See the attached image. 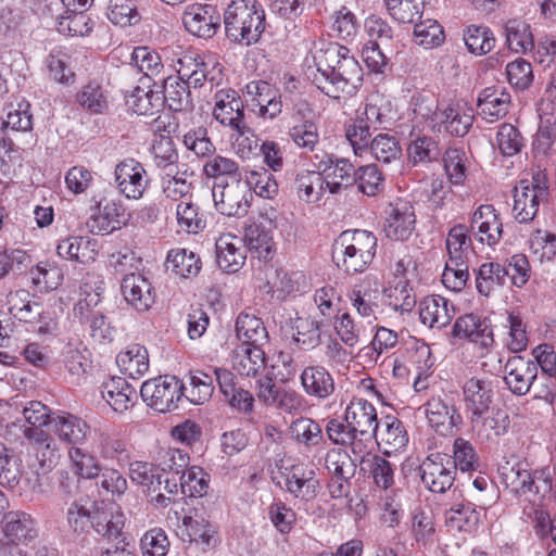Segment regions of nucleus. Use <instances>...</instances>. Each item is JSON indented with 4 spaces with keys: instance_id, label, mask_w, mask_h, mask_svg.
I'll return each mask as SVG.
<instances>
[{
    "instance_id": "obj_33",
    "label": "nucleus",
    "mask_w": 556,
    "mask_h": 556,
    "mask_svg": "<svg viewBox=\"0 0 556 556\" xmlns=\"http://www.w3.org/2000/svg\"><path fill=\"white\" fill-rule=\"evenodd\" d=\"M56 253L61 258L88 265L98 256V243L89 237L72 236L59 242Z\"/></svg>"
},
{
    "instance_id": "obj_35",
    "label": "nucleus",
    "mask_w": 556,
    "mask_h": 556,
    "mask_svg": "<svg viewBox=\"0 0 556 556\" xmlns=\"http://www.w3.org/2000/svg\"><path fill=\"white\" fill-rule=\"evenodd\" d=\"M235 330L241 344L264 346L269 340L268 331L262 318L248 311H243L237 316Z\"/></svg>"
},
{
    "instance_id": "obj_30",
    "label": "nucleus",
    "mask_w": 556,
    "mask_h": 556,
    "mask_svg": "<svg viewBox=\"0 0 556 556\" xmlns=\"http://www.w3.org/2000/svg\"><path fill=\"white\" fill-rule=\"evenodd\" d=\"M376 442L387 455L399 452L408 443V435L403 422L395 416H386L381 424L378 422Z\"/></svg>"
},
{
    "instance_id": "obj_50",
    "label": "nucleus",
    "mask_w": 556,
    "mask_h": 556,
    "mask_svg": "<svg viewBox=\"0 0 556 556\" xmlns=\"http://www.w3.org/2000/svg\"><path fill=\"white\" fill-rule=\"evenodd\" d=\"M296 194L306 203H317L327 190L325 179L320 172L302 170L294 181Z\"/></svg>"
},
{
    "instance_id": "obj_12",
    "label": "nucleus",
    "mask_w": 556,
    "mask_h": 556,
    "mask_svg": "<svg viewBox=\"0 0 556 556\" xmlns=\"http://www.w3.org/2000/svg\"><path fill=\"white\" fill-rule=\"evenodd\" d=\"M130 215L126 213L124 204L119 200H110L104 204L96 201L91 207V215L87 227L94 235H109L126 226Z\"/></svg>"
},
{
    "instance_id": "obj_22",
    "label": "nucleus",
    "mask_w": 556,
    "mask_h": 556,
    "mask_svg": "<svg viewBox=\"0 0 556 556\" xmlns=\"http://www.w3.org/2000/svg\"><path fill=\"white\" fill-rule=\"evenodd\" d=\"M92 508V528L94 531L108 540L121 539L125 526V515L121 507L112 502H101L100 504L93 503Z\"/></svg>"
},
{
    "instance_id": "obj_52",
    "label": "nucleus",
    "mask_w": 556,
    "mask_h": 556,
    "mask_svg": "<svg viewBox=\"0 0 556 556\" xmlns=\"http://www.w3.org/2000/svg\"><path fill=\"white\" fill-rule=\"evenodd\" d=\"M151 152L154 164L161 173L179 167V155L169 132L167 135L157 134L154 136Z\"/></svg>"
},
{
    "instance_id": "obj_31",
    "label": "nucleus",
    "mask_w": 556,
    "mask_h": 556,
    "mask_svg": "<svg viewBox=\"0 0 556 556\" xmlns=\"http://www.w3.org/2000/svg\"><path fill=\"white\" fill-rule=\"evenodd\" d=\"M323 163L324 167L319 165L318 168L321 169L326 188L331 194H338L354 184L355 168L348 159L333 160L328 156V161Z\"/></svg>"
},
{
    "instance_id": "obj_62",
    "label": "nucleus",
    "mask_w": 556,
    "mask_h": 556,
    "mask_svg": "<svg viewBox=\"0 0 556 556\" xmlns=\"http://www.w3.org/2000/svg\"><path fill=\"white\" fill-rule=\"evenodd\" d=\"M76 100L83 109L93 114H102L109 108L108 92L96 80L84 85L78 91Z\"/></svg>"
},
{
    "instance_id": "obj_8",
    "label": "nucleus",
    "mask_w": 556,
    "mask_h": 556,
    "mask_svg": "<svg viewBox=\"0 0 556 556\" xmlns=\"http://www.w3.org/2000/svg\"><path fill=\"white\" fill-rule=\"evenodd\" d=\"M212 195L216 210L228 217L244 216L253 198L243 178L214 184Z\"/></svg>"
},
{
    "instance_id": "obj_15",
    "label": "nucleus",
    "mask_w": 556,
    "mask_h": 556,
    "mask_svg": "<svg viewBox=\"0 0 556 556\" xmlns=\"http://www.w3.org/2000/svg\"><path fill=\"white\" fill-rule=\"evenodd\" d=\"M285 490L294 498L308 503L316 498L320 489L319 479L314 469L304 464L286 467L281 472Z\"/></svg>"
},
{
    "instance_id": "obj_43",
    "label": "nucleus",
    "mask_w": 556,
    "mask_h": 556,
    "mask_svg": "<svg viewBox=\"0 0 556 556\" xmlns=\"http://www.w3.org/2000/svg\"><path fill=\"white\" fill-rule=\"evenodd\" d=\"M374 130L386 128L393 119L391 101L382 93L376 91L366 99L364 110L357 112Z\"/></svg>"
},
{
    "instance_id": "obj_37",
    "label": "nucleus",
    "mask_w": 556,
    "mask_h": 556,
    "mask_svg": "<svg viewBox=\"0 0 556 556\" xmlns=\"http://www.w3.org/2000/svg\"><path fill=\"white\" fill-rule=\"evenodd\" d=\"M49 425L61 441L70 444L81 443L89 431V426L86 421L68 413L51 416Z\"/></svg>"
},
{
    "instance_id": "obj_34",
    "label": "nucleus",
    "mask_w": 556,
    "mask_h": 556,
    "mask_svg": "<svg viewBox=\"0 0 556 556\" xmlns=\"http://www.w3.org/2000/svg\"><path fill=\"white\" fill-rule=\"evenodd\" d=\"M119 370L131 379H140L150 368L148 349L140 343H129L116 355Z\"/></svg>"
},
{
    "instance_id": "obj_36",
    "label": "nucleus",
    "mask_w": 556,
    "mask_h": 556,
    "mask_svg": "<svg viewBox=\"0 0 556 556\" xmlns=\"http://www.w3.org/2000/svg\"><path fill=\"white\" fill-rule=\"evenodd\" d=\"M471 430L481 440H493L507 432L508 415L501 409H491L488 414L469 417Z\"/></svg>"
},
{
    "instance_id": "obj_3",
    "label": "nucleus",
    "mask_w": 556,
    "mask_h": 556,
    "mask_svg": "<svg viewBox=\"0 0 556 556\" xmlns=\"http://www.w3.org/2000/svg\"><path fill=\"white\" fill-rule=\"evenodd\" d=\"M377 251V238L371 231L345 230L333 244L332 258L348 275L365 271Z\"/></svg>"
},
{
    "instance_id": "obj_54",
    "label": "nucleus",
    "mask_w": 556,
    "mask_h": 556,
    "mask_svg": "<svg viewBox=\"0 0 556 556\" xmlns=\"http://www.w3.org/2000/svg\"><path fill=\"white\" fill-rule=\"evenodd\" d=\"M324 323L311 316L298 317L294 323L295 332L293 339L296 345L309 351L321 343V328Z\"/></svg>"
},
{
    "instance_id": "obj_56",
    "label": "nucleus",
    "mask_w": 556,
    "mask_h": 556,
    "mask_svg": "<svg viewBox=\"0 0 556 556\" xmlns=\"http://www.w3.org/2000/svg\"><path fill=\"white\" fill-rule=\"evenodd\" d=\"M371 130H374L372 127L357 114L354 118L345 122V138L353 148L355 155L363 156L368 153Z\"/></svg>"
},
{
    "instance_id": "obj_51",
    "label": "nucleus",
    "mask_w": 556,
    "mask_h": 556,
    "mask_svg": "<svg viewBox=\"0 0 556 556\" xmlns=\"http://www.w3.org/2000/svg\"><path fill=\"white\" fill-rule=\"evenodd\" d=\"M290 432L294 441L305 451L318 447L325 443L320 425L311 418H298L292 421Z\"/></svg>"
},
{
    "instance_id": "obj_29",
    "label": "nucleus",
    "mask_w": 556,
    "mask_h": 556,
    "mask_svg": "<svg viewBox=\"0 0 556 556\" xmlns=\"http://www.w3.org/2000/svg\"><path fill=\"white\" fill-rule=\"evenodd\" d=\"M303 391L317 400L328 399L336 390L334 379L321 365H309L300 375Z\"/></svg>"
},
{
    "instance_id": "obj_58",
    "label": "nucleus",
    "mask_w": 556,
    "mask_h": 556,
    "mask_svg": "<svg viewBox=\"0 0 556 556\" xmlns=\"http://www.w3.org/2000/svg\"><path fill=\"white\" fill-rule=\"evenodd\" d=\"M98 452L104 459L115 460L118 465L129 463V450L127 442L116 433L101 431L98 437Z\"/></svg>"
},
{
    "instance_id": "obj_24",
    "label": "nucleus",
    "mask_w": 556,
    "mask_h": 556,
    "mask_svg": "<svg viewBox=\"0 0 556 556\" xmlns=\"http://www.w3.org/2000/svg\"><path fill=\"white\" fill-rule=\"evenodd\" d=\"M452 336L459 339H468L482 348L493 344V331L486 318L469 313L458 317L452 329Z\"/></svg>"
},
{
    "instance_id": "obj_7",
    "label": "nucleus",
    "mask_w": 556,
    "mask_h": 556,
    "mask_svg": "<svg viewBox=\"0 0 556 556\" xmlns=\"http://www.w3.org/2000/svg\"><path fill=\"white\" fill-rule=\"evenodd\" d=\"M184 395V384L175 376H160L141 384L140 396L152 409L166 413L178 407Z\"/></svg>"
},
{
    "instance_id": "obj_9",
    "label": "nucleus",
    "mask_w": 556,
    "mask_h": 556,
    "mask_svg": "<svg viewBox=\"0 0 556 556\" xmlns=\"http://www.w3.org/2000/svg\"><path fill=\"white\" fill-rule=\"evenodd\" d=\"M288 136L293 144L313 152L319 143V130L313 108L304 100L293 105Z\"/></svg>"
},
{
    "instance_id": "obj_61",
    "label": "nucleus",
    "mask_w": 556,
    "mask_h": 556,
    "mask_svg": "<svg viewBox=\"0 0 556 556\" xmlns=\"http://www.w3.org/2000/svg\"><path fill=\"white\" fill-rule=\"evenodd\" d=\"M166 262L167 268L184 278L197 276L201 269L200 257L187 249L170 250Z\"/></svg>"
},
{
    "instance_id": "obj_5",
    "label": "nucleus",
    "mask_w": 556,
    "mask_h": 556,
    "mask_svg": "<svg viewBox=\"0 0 556 556\" xmlns=\"http://www.w3.org/2000/svg\"><path fill=\"white\" fill-rule=\"evenodd\" d=\"M177 64V74L190 87L201 88L207 83L213 88L223 83V65L211 55L185 52Z\"/></svg>"
},
{
    "instance_id": "obj_6",
    "label": "nucleus",
    "mask_w": 556,
    "mask_h": 556,
    "mask_svg": "<svg viewBox=\"0 0 556 556\" xmlns=\"http://www.w3.org/2000/svg\"><path fill=\"white\" fill-rule=\"evenodd\" d=\"M344 421L358 437V450L367 448L369 453L375 435H377L378 414L375 405L368 400L353 396L344 410Z\"/></svg>"
},
{
    "instance_id": "obj_39",
    "label": "nucleus",
    "mask_w": 556,
    "mask_h": 556,
    "mask_svg": "<svg viewBox=\"0 0 556 556\" xmlns=\"http://www.w3.org/2000/svg\"><path fill=\"white\" fill-rule=\"evenodd\" d=\"M231 362L240 376L255 377L265 368L266 356L263 346L241 344L233 352Z\"/></svg>"
},
{
    "instance_id": "obj_17",
    "label": "nucleus",
    "mask_w": 556,
    "mask_h": 556,
    "mask_svg": "<svg viewBox=\"0 0 556 556\" xmlns=\"http://www.w3.org/2000/svg\"><path fill=\"white\" fill-rule=\"evenodd\" d=\"M115 182L122 194L127 199L138 200L142 198L149 185V178L143 165L128 157L115 166Z\"/></svg>"
},
{
    "instance_id": "obj_20",
    "label": "nucleus",
    "mask_w": 556,
    "mask_h": 556,
    "mask_svg": "<svg viewBox=\"0 0 556 556\" xmlns=\"http://www.w3.org/2000/svg\"><path fill=\"white\" fill-rule=\"evenodd\" d=\"M352 307L363 318L375 317L379 308L380 283L376 277L365 276L348 292Z\"/></svg>"
},
{
    "instance_id": "obj_48",
    "label": "nucleus",
    "mask_w": 556,
    "mask_h": 556,
    "mask_svg": "<svg viewBox=\"0 0 556 556\" xmlns=\"http://www.w3.org/2000/svg\"><path fill=\"white\" fill-rule=\"evenodd\" d=\"M508 49L515 53H527L534 47L530 25L521 18H509L503 26Z\"/></svg>"
},
{
    "instance_id": "obj_21",
    "label": "nucleus",
    "mask_w": 556,
    "mask_h": 556,
    "mask_svg": "<svg viewBox=\"0 0 556 556\" xmlns=\"http://www.w3.org/2000/svg\"><path fill=\"white\" fill-rule=\"evenodd\" d=\"M504 371L505 384L517 396L526 395L538 376L535 363L521 356L509 357Z\"/></svg>"
},
{
    "instance_id": "obj_46",
    "label": "nucleus",
    "mask_w": 556,
    "mask_h": 556,
    "mask_svg": "<svg viewBox=\"0 0 556 556\" xmlns=\"http://www.w3.org/2000/svg\"><path fill=\"white\" fill-rule=\"evenodd\" d=\"M188 170L179 167L161 173V189L170 201H187L192 198V182L188 181Z\"/></svg>"
},
{
    "instance_id": "obj_47",
    "label": "nucleus",
    "mask_w": 556,
    "mask_h": 556,
    "mask_svg": "<svg viewBox=\"0 0 556 556\" xmlns=\"http://www.w3.org/2000/svg\"><path fill=\"white\" fill-rule=\"evenodd\" d=\"M244 170L235 159L215 153L207 156L203 164V174L220 182L243 178Z\"/></svg>"
},
{
    "instance_id": "obj_23",
    "label": "nucleus",
    "mask_w": 556,
    "mask_h": 556,
    "mask_svg": "<svg viewBox=\"0 0 556 556\" xmlns=\"http://www.w3.org/2000/svg\"><path fill=\"white\" fill-rule=\"evenodd\" d=\"M456 314L455 305L448 299L431 294L419 303L420 321L431 329H442L448 326Z\"/></svg>"
},
{
    "instance_id": "obj_1",
    "label": "nucleus",
    "mask_w": 556,
    "mask_h": 556,
    "mask_svg": "<svg viewBox=\"0 0 556 556\" xmlns=\"http://www.w3.org/2000/svg\"><path fill=\"white\" fill-rule=\"evenodd\" d=\"M315 63L325 79V85L318 87L331 98L339 99L340 93L353 96L362 86L363 68L345 46L329 43L315 55Z\"/></svg>"
},
{
    "instance_id": "obj_26",
    "label": "nucleus",
    "mask_w": 556,
    "mask_h": 556,
    "mask_svg": "<svg viewBox=\"0 0 556 556\" xmlns=\"http://www.w3.org/2000/svg\"><path fill=\"white\" fill-rule=\"evenodd\" d=\"M473 115L469 111L448 106L435 111L431 116L432 130L439 134L446 132L454 137H464L472 126Z\"/></svg>"
},
{
    "instance_id": "obj_40",
    "label": "nucleus",
    "mask_w": 556,
    "mask_h": 556,
    "mask_svg": "<svg viewBox=\"0 0 556 556\" xmlns=\"http://www.w3.org/2000/svg\"><path fill=\"white\" fill-rule=\"evenodd\" d=\"M189 89L190 86L178 74L177 76H168L159 89L162 91V106L167 103L174 112L192 110L193 102Z\"/></svg>"
},
{
    "instance_id": "obj_45",
    "label": "nucleus",
    "mask_w": 556,
    "mask_h": 556,
    "mask_svg": "<svg viewBox=\"0 0 556 556\" xmlns=\"http://www.w3.org/2000/svg\"><path fill=\"white\" fill-rule=\"evenodd\" d=\"M4 535L12 543L31 541L37 536L36 522L24 511H10L4 516Z\"/></svg>"
},
{
    "instance_id": "obj_18",
    "label": "nucleus",
    "mask_w": 556,
    "mask_h": 556,
    "mask_svg": "<svg viewBox=\"0 0 556 556\" xmlns=\"http://www.w3.org/2000/svg\"><path fill=\"white\" fill-rule=\"evenodd\" d=\"M429 426L439 434L452 433L463 422V417L452 400L441 395L430 397L424 404Z\"/></svg>"
},
{
    "instance_id": "obj_10",
    "label": "nucleus",
    "mask_w": 556,
    "mask_h": 556,
    "mask_svg": "<svg viewBox=\"0 0 556 556\" xmlns=\"http://www.w3.org/2000/svg\"><path fill=\"white\" fill-rule=\"evenodd\" d=\"M419 472L425 488L433 493H445L456 477L452 456L443 453L427 456L419 466Z\"/></svg>"
},
{
    "instance_id": "obj_28",
    "label": "nucleus",
    "mask_w": 556,
    "mask_h": 556,
    "mask_svg": "<svg viewBox=\"0 0 556 556\" xmlns=\"http://www.w3.org/2000/svg\"><path fill=\"white\" fill-rule=\"evenodd\" d=\"M217 264L226 273H237L245 263V245L230 233H223L216 241Z\"/></svg>"
},
{
    "instance_id": "obj_4",
    "label": "nucleus",
    "mask_w": 556,
    "mask_h": 556,
    "mask_svg": "<svg viewBox=\"0 0 556 556\" xmlns=\"http://www.w3.org/2000/svg\"><path fill=\"white\" fill-rule=\"evenodd\" d=\"M24 437L28 441L27 466L33 470L35 479L26 478L30 488L39 485V477L50 472L58 464L60 457L55 440L43 429L26 427Z\"/></svg>"
},
{
    "instance_id": "obj_14",
    "label": "nucleus",
    "mask_w": 556,
    "mask_h": 556,
    "mask_svg": "<svg viewBox=\"0 0 556 556\" xmlns=\"http://www.w3.org/2000/svg\"><path fill=\"white\" fill-rule=\"evenodd\" d=\"M220 14L216 7L207 3H193L185 8L182 24L191 35L210 39L220 27Z\"/></svg>"
},
{
    "instance_id": "obj_11",
    "label": "nucleus",
    "mask_w": 556,
    "mask_h": 556,
    "mask_svg": "<svg viewBox=\"0 0 556 556\" xmlns=\"http://www.w3.org/2000/svg\"><path fill=\"white\" fill-rule=\"evenodd\" d=\"M416 225V214L410 201L396 198L383 210V232L394 241L407 240Z\"/></svg>"
},
{
    "instance_id": "obj_60",
    "label": "nucleus",
    "mask_w": 556,
    "mask_h": 556,
    "mask_svg": "<svg viewBox=\"0 0 556 556\" xmlns=\"http://www.w3.org/2000/svg\"><path fill=\"white\" fill-rule=\"evenodd\" d=\"M334 331L341 342L349 348L356 346L366 334V328L349 312L334 315Z\"/></svg>"
},
{
    "instance_id": "obj_44",
    "label": "nucleus",
    "mask_w": 556,
    "mask_h": 556,
    "mask_svg": "<svg viewBox=\"0 0 556 556\" xmlns=\"http://www.w3.org/2000/svg\"><path fill=\"white\" fill-rule=\"evenodd\" d=\"M162 91L137 86L125 94L126 106L138 115L152 116L163 109Z\"/></svg>"
},
{
    "instance_id": "obj_27",
    "label": "nucleus",
    "mask_w": 556,
    "mask_h": 556,
    "mask_svg": "<svg viewBox=\"0 0 556 556\" xmlns=\"http://www.w3.org/2000/svg\"><path fill=\"white\" fill-rule=\"evenodd\" d=\"M463 395L468 418L490 413L493 401L490 381L477 378L467 380L463 387Z\"/></svg>"
},
{
    "instance_id": "obj_19",
    "label": "nucleus",
    "mask_w": 556,
    "mask_h": 556,
    "mask_svg": "<svg viewBox=\"0 0 556 556\" xmlns=\"http://www.w3.org/2000/svg\"><path fill=\"white\" fill-rule=\"evenodd\" d=\"M214 100V119L224 127L242 129L244 106L239 93L231 88H224L216 91Z\"/></svg>"
},
{
    "instance_id": "obj_38",
    "label": "nucleus",
    "mask_w": 556,
    "mask_h": 556,
    "mask_svg": "<svg viewBox=\"0 0 556 556\" xmlns=\"http://www.w3.org/2000/svg\"><path fill=\"white\" fill-rule=\"evenodd\" d=\"M102 397L118 413L127 410L137 400L136 389L125 378L112 377L102 386Z\"/></svg>"
},
{
    "instance_id": "obj_64",
    "label": "nucleus",
    "mask_w": 556,
    "mask_h": 556,
    "mask_svg": "<svg viewBox=\"0 0 556 556\" xmlns=\"http://www.w3.org/2000/svg\"><path fill=\"white\" fill-rule=\"evenodd\" d=\"M243 181L249 188V193H255L264 199H271L278 192V185L274 176L266 169H247L243 174Z\"/></svg>"
},
{
    "instance_id": "obj_32",
    "label": "nucleus",
    "mask_w": 556,
    "mask_h": 556,
    "mask_svg": "<svg viewBox=\"0 0 556 556\" xmlns=\"http://www.w3.org/2000/svg\"><path fill=\"white\" fill-rule=\"evenodd\" d=\"M121 289L125 300L139 312L148 311L154 303L151 282L141 274L125 275Z\"/></svg>"
},
{
    "instance_id": "obj_53",
    "label": "nucleus",
    "mask_w": 556,
    "mask_h": 556,
    "mask_svg": "<svg viewBox=\"0 0 556 556\" xmlns=\"http://www.w3.org/2000/svg\"><path fill=\"white\" fill-rule=\"evenodd\" d=\"M176 220L179 230L189 235H197L206 227L204 214L200 211L199 205L192 202L191 199L180 201L177 204Z\"/></svg>"
},
{
    "instance_id": "obj_57",
    "label": "nucleus",
    "mask_w": 556,
    "mask_h": 556,
    "mask_svg": "<svg viewBox=\"0 0 556 556\" xmlns=\"http://www.w3.org/2000/svg\"><path fill=\"white\" fill-rule=\"evenodd\" d=\"M507 271L500 263H483L476 275V287L480 294L488 296L506 283Z\"/></svg>"
},
{
    "instance_id": "obj_16",
    "label": "nucleus",
    "mask_w": 556,
    "mask_h": 556,
    "mask_svg": "<svg viewBox=\"0 0 556 556\" xmlns=\"http://www.w3.org/2000/svg\"><path fill=\"white\" fill-rule=\"evenodd\" d=\"M547 189L538 180L522 179L515 187L513 213L519 223L533 220L539 212L540 203L546 199Z\"/></svg>"
},
{
    "instance_id": "obj_55",
    "label": "nucleus",
    "mask_w": 556,
    "mask_h": 556,
    "mask_svg": "<svg viewBox=\"0 0 556 556\" xmlns=\"http://www.w3.org/2000/svg\"><path fill=\"white\" fill-rule=\"evenodd\" d=\"M468 232V227L463 224H457L448 230L445 239L447 260L469 262L472 247Z\"/></svg>"
},
{
    "instance_id": "obj_42",
    "label": "nucleus",
    "mask_w": 556,
    "mask_h": 556,
    "mask_svg": "<svg viewBox=\"0 0 556 556\" xmlns=\"http://www.w3.org/2000/svg\"><path fill=\"white\" fill-rule=\"evenodd\" d=\"M509 105L510 94L503 88H485L478 98L479 114L489 122L504 117L508 112Z\"/></svg>"
},
{
    "instance_id": "obj_25",
    "label": "nucleus",
    "mask_w": 556,
    "mask_h": 556,
    "mask_svg": "<svg viewBox=\"0 0 556 556\" xmlns=\"http://www.w3.org/2000/svg\"><path fill=\"white\" fill-rule=\"evenodd\" d=\"M182 536L202 551L213 548L217 543V528L197 510L182 518Z\"/></svg>"
},
{
    "instance_id": "obj_2",
    "label": "nucleus",
    "mask_w": 556,
    "mask_h": 556,
    "mask_svg": "<svg viewBox=\"0 0 556 556\" xmlns=\"http://www.w3.org/2000/svg\"><path fill=\"white\" fill-rule=\"evenodd\" d=\"M225 37L231 43L250 47L266 28V14L257 0H232L224 10Z\"/></svg>"
},
{
    "instance_id": "obj_59",
    "label": "nucleus",
    "mask_w": 556,
    "mask_h": 556,
    "mask_svg": "<svg viewBox=\"0 0 556 556\" xmlns=\"http://www.w3.org/2000/svg\"><path fill=\"white\" fill-rule=\"evenodd\" d=\"M464 42L470 53L481 56L495 47V37L490 27L472 24L464 30Z\"/></svg>"
},
{
    "instance_id": "obj_63",
    "label": "nucleus",
    "mask_w": 556,
    "mask_h": 556,
    "mask_svg": "<svg viewBox=\"0 0 556 556\" xmlns=\"http://www.w3.org/2000/svg\"><path fill=\"white\" fill-rule=\"evenodd\" d=\"M105 14L112 24L119 27L136 25L141 20L136 0H109Z\"/></svg>"
},
{
    "instance_id": "obj_41",
    "label": "nucleus",
    "mask_w": 556,
    "mask_h": 556,
    "mask_svg": "<svg viewBox=\"0 0 556 556\" xmlns=\"http://www.w3.org/2000/svg\"><path fill=\"white\" fill-rule=\"evenodd\" d=\"M481 520V510L470 502L457 503L445 513V523L451 530L473 533Z\"/></svg>"
},
{
    "instance_id": "obj_49",
    "label": "nucleus",
    "mask_w": 556,
    "mask_h": 556,
    "mask_svg": "<svg viewBox=\"0 0 556 556\" xmlns=\"http://www.w3.org/2000/svg\"><path fill=\"white\" fill-rule=\"evenodd\" d=\"M80 299L74 306V315L79 321L88 319V313L101 301L103 281L94 274H87L80 285Z\"/></svg>"
},
{
    "instance_id": "obj_13",
    "label": "nucleus",
    "mask_w": 556,
    "mask_h": 556,
    "mask_svg": "<svg viewBox=\"0 0 556 556\" xmlns=\"http://www.w3.org/2000/svg\"><path fill=\"white\" fill-rule=\"evenodd\" d=\"M468 230L478 242L493 248L502 240L503 220L493 205L482 204L472 213Z\"/></svg>"
}]
</instances>
